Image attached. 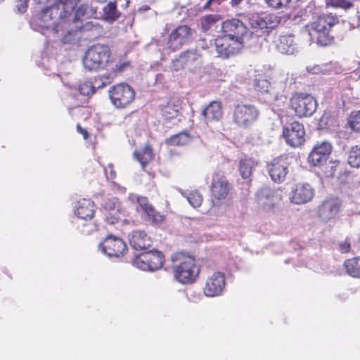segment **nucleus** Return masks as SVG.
Wrapping results in <instances>:
<instances>
[{
  "label": "nucleus",
  "instance_id": "nucleus-55",
  "mask_svg": "<svg viewBox=\"0 0 360 360\" xmlns=\"http://www.w3.org/2000/svg\"><path fill=\"white\" fill-rule=\"evenodd\" d=\"M26 8H27V6H24V11H23V12L26 10Z\"/></svg>",
  "mask_w": 360,
  "mask_h": 360
},
{
  "label": "nucleus",
  "instance_id": "nucleus-42",
  "mask_svg": "<svg viewBox=\"0 0 360 360\" xmlns=\"http://www.w3.org/2000/svg\"><path fill=\"white\" fill-rule=\"evenodd\" d=\"M188 202L193 207H199L202 202L203 198L198 191H192L187 195Z\"/></svg>",
  "mask_w": 360,
  "mask_h": 360
},
{
  "label": "nucleus",
  "instance_id": "nucleus-31",
  "mask_svg": "<svg viewBox=\"0 0 360 360\" xmlns=\"http://www.w3.org/2000/svg\"><path fill=\"white\" fill-rule=\"evenodd\" d=\"M255 89L262 94H266L276 98L274 89L271 86V82L264 77L259 76L255 79Z\"/></svg>",
  "mask_w": 360,
  "mask_h": 360
},
{
  "label": "nucleus",
  "instance_id": "nucleus-12",
  "mask_svg": "<svg viewBox=\"0 0 360 360\" xmlns=\"http://www.w3.org/2000/svg\"><path fill=\"white\" fill-rule=\"evenodd\" d=\"M231 189V185L226 177L220 172H214L212 177L210 185V195L212 201L219 204L225 200Z\"/></svg>",
  "mask_w": 360,
  "mask_h": 360
},
{
  "label": "nucleus",
  "instance_id": "nucleus-32",
  "mask_svg": "<svg viewBox=\"0 0 360 360\" xmlns=\"http://www.w3.org/2000/svg\"><path fill=\"white\" fill-rule=\"evenodd\" d=\"M255 165V161L251 158L240 159L238 164V170L241 177L244 179H249L252 175Z\"/></svg>",
  "mask_w": 360,
  "mask_h": 360
},
{
  "label": "nucleus",
  "instance_id": "nucleus-29",
  "mask_svg": "<svg viewBox=\"0 0 360 360\" xmlns=\"http://www.w3.org/2000/svg\"><path fill=\"white\" fill-rule=\"evenodd\" d=\"M346 273L354 278H360V256L346 259L343 264Z\"/></svg>",
  "mask_w": 360,
  "mask_h": 360
},
{
  "label": "nucleus",
  "instance_id": "nucleus-36",
  "mask_svg": "<svg viewBox=\"0 0 360 360\" xmlns=\"http://www.w3.org/2000/svg\"><path fill=\"white\" fill-rule=\"evenodd\" d=\"M340 202L335 200H325L321 205V210L323 212H328L329 217H335L340 211Z\"/></svg>",
  "mask_w": 360,
  "mask_h": 360
},
{
  "label": "nucleus",
  "instance_id": "nucleus-22",
  "mask_svg": "<svg viewBox=\"0 0 360 360\" xmlns=\"http://www.w3.org/2000/svg\"><path fill=\"white\" fill-rule=\"evenodd\" d=\"M129 243L134 250H144L150 247L152 241L146 232L134 231L129 236Z\"/></svg>",
  "mask_w": 360,
  "mask_h": 360
},
{
  "label": "nucleus",
  "instance_id": "nucleus-35",
  "mask_svg": "<svg viewBox=\"0 0 360 360\" xmlns=\"http://www.w3.org/2000/svg\"><path fill=\"white\" fill-rule=\"evenodd\" d=\"M94 25L91 22H87L84 27H80L79 31L82 30H90ZM79 39L78 35V30L68 31L62 38L63 44H73Z\"/></svg>",
  "mask_w": 360,
  "mask_h": 360
},
{
  "label": "nucleus",
  "instance_id": "nucleus-20",
  "mask_svg": "<svg viewBox=\"0 0 360 360\" xmlns=\"http://www.w3.org/2000/svg\"><path fill=\"white\" fill-rule=\"evenodd\" d=\"M314 195V191L309 184L299 183L292 191L290 200L292 202L300 205L311 200Z\"/></svg>",
  "mask_w": 360,
  "mask_h": 360
},
{
  "label": "nucleus",
  "instance_id": "nucleus-8",
  "mask_svg": "<svg viewBox=\"0 0 360 360\" xmlns=\"http://www.w3.org/2000/svg\"><path fill=\"white\" fill-rule=\"evenodd\" d=\"M109 96L112 103L117 108H124L135 98V91L126 83H120L111 86Z\"/></svg>",
  "mask_w": 360,
  "mask_h": 360
},
{
  "label": "nucleus",
  "instance_id": "nucleus-50",
  "mask_svg": "<svg viewBox=\"0 0 360 360\" xmlns=\"http://www.w3.org/2000/svg\"><path fill=\"white\" fill-rule=\"evenodd\" d=\"M76 129L77 132L81 134L85 140L88 139V138L89 137V134L86 129L82 128L79 124H77Z\"/></svg>",
  "mask_w": 360,
  "mask_h": 360
},
{
  "label": "nucleus",
  "instance_id": "nucleus-53",
  "mask_svg": "<svg viewBox=\"0 0 360 360\" xmlns=\"http://www.w3.org/2000/svg\"><path fill=\"white\" fill-rule=\"evenodd\" d=\"M149 9H150V7H149L148 6H146V5L143 6L141 7V10L144 11H148V10H149Z\"/></svg>",
  "mask_w": 360,
  "mask_h": 360
},
{
  "label": "nucleus",
  "instance_id": "nucleus-30",
  "mask_svg": "<svg viewBox=\"0 0 360 360\" xmlns=\"http://www.w3.org/2000/svg\"><path fill=\"white\" fill-rule=\"evenodd\" d=\"M221 20L219 14H207L200 18V27L203 32H207Z\"/></svg>",
  "mask_w": 360,
  "mask_h": 360
},
{
  "label": "nucleus",
  "instance_id": "nucleus-49",
  "mask_svg": "<svg viewBox=\"0 0 360 360\" xmlns=\"http://www.w3.org/2000/svg\"><path fill=\"white\" fill-rule=\"evenodd\" d=\"M339 250L341 253H348L351 250V245L349 240L346 239L344 241L341 242L339 245Z\"/></svg>",
  "mask_w": 360,
  "mask_h": 360
},
{
  "label": "nucleus",
  "instance_id": "nucleus-2",
  "mask_svg": "<svg viewBox=\"0 0 360 360\" xmlns=\"http://www.w3.org/2000/svg\"><path fill=\"white\" fill-rule=\"evenodd\" d=\"M338 22L339 19L336 15H322L307 24L305 29L311 41L319 46H326L334 42L335 39L331 34V29Z\"/></svg>",
  "mask_w": 360,
  "mask_h": 360
},
{
  "label": "nucleus",
  "instance_id": "nucleus-3",
  "mask_svg": "<svg viewBox=\"0 0 360 360\" xmlns=\"http://www.w3.org/2000/svg\"><path fill=\"white\" fill-rule=\"evenodd\" d=\"M111 50L108 45L99 43L94 44L88 48L83 57L84 68L91 72L108 70L115 66L117 62L111 58Z\"/></svg>",
  "mask_w": 360,
  "mask_h": 360
},
{
  "label": "nucleus",
  "instance_id": "nucleus-24",
  "mask_svg": "<svg viewBox=\"0 0 360 360\" xmlns=\"http://www.w3.org/2000/svg\"><path fill=\"white\" fill-rule=\"evenodd\" d=\"M202 115L206 122L217 121L222 117L223 111L221 103L219 101H212L202 110Z\"/></svg>",
  "mask_w": 360,
  "mask_h": 360
},
{
  "label": "nucleus",
  "instance_id": "nucleus-38",
  "mask_svg": "<svg viewBox=\"0 0 360 360\" xmlns=\"http://www.w3.org/2000/svg\"><path fill=\"white\" fill-rule=\"evenodd\" d=\"M76 2V0H58V4L63 6V11L60 13L61 19L66 20L71 15Z\"/></svg>",
  "mask_w": 360,
  "mask_h": 360
},
{
  "label": "nucleus",
  "instance_id": "nucleus-37",
  "mask_svg": "<svg viewBox=\"0 0 360 360\" xmlns=\"http://www.w3.org/2000/svg\"><path fill=\"white\" fill-rule=\"evenodd\" d=\"M103 18L105 20L115 21L118 18L120 14L117 12V6L115 3L109 2L103 9Z\"/></svg>",
  "mask_w": 360,
  "mask_h": 360
},
{
  "label": "nucleus",
  "instance_id": "nucleus-26",
  "mask_svg": "<svg viewBox=\"0 0 360 360\" xmlns=\"http://www.w3.org/2000/svg\"><path fill=\"white\" fill-rule=\"evenodd\" d=\"M276 49L283 54H293L296 49L294 36L292 34L280 36L276 44Z\"/></svg>",
  "mask_w": 360,
  "mask_h": 360
},
{
  "label": "nucleus",
  "instance_id": "nucleus-33",
  "mask_svg": "<svg viewBox=\"0 0 360 360\" xmlns=\"http://www.w3.org/2000/svg\"><path fill=\"white\" fill-rule=\"evenodd\" d=\"M189 133L181 131L167 139L166 143L170 146H184L191 141Z\"/></svg>",
  "mask_w": 360,
  "mask_h": 360
},
{
  "label": "nucleus",
  "instance_id": "nucleus-45",
  "mask_svg": "<svg viewBox=\"0 0 360 360\" xmlns=\"http://www.w3.org/2000/svg\"><path fill=\"white\" fill-rule=\"evenodd\" d=\"M264 21L266 25V28H274L278 25L280 20L278 17L274 13H264Z\"/></svg>",
  "mask_w": 360,
  "mask_h": 360
},
{
  "label": "nucleus",
  "instance_id": "nucleus-41",
  "mask_svg": "<svg viewBox=\"0 0 360 360\" xmlns=\"http://www.w3.org/2000/svg\"><path fill=\"white\" fill-rule=\"evenodd\" d=\"M345 167V164L339 160L331 161L329 163V170L326 171V176L330 177L338 176Z\"/></svg>",
  "mask_w": 360,
  "mask_h": 360
},
{
  "label": "nucleus",
  "instance_id": "nucleus-21",
  "mask_svg": "<svg viewBox=\"0 0 360 360\" xmlns=\"http://www.w3.org/2000/svg\"><path fill=\"white\" fill-rule=\"evenodd\" d=\"M137 202L151 224H158L162 223L165 220L166 216L158 211L150 204L147 198L138 197Z\"/></svg>",
  "mask_w": 360,
  "mask_h": 360
},
{
  "label": "nucleus",
  "instance_id": "nucleus-17",
  "mask_svg": "<svg viewBox=\"0 0 360 360\" xmlns=\"http://www.w3.org/2000/svg\"><path fill=\"white\" fill-rule=\"evenodd\" d=\"M129 65L130 63L129 61L120 60L118 62L115 63V66L108 68V74L95 77L93 81H91L94 86V91H96V89L103 88L110 84L115 77L122 73L126 68L129 67Z\"/></svg>",
  "mask_w": 360,
  "mask_h": 360
},
{
  "label": "nucleus",
  "instance_id": "nucleus-19",
  "mask_svg": "<svg viewBox=\"0 0 360 360\" xmlns=\"http://www.w3.org/2000/svg\"><path fill=\"white\" fill-rule=\"evenodd\" d=\"M257 203L264 209H271L281 200V192L270 187H263L256 193Z\"/></svg>",
  "mask_w": 360,
  "mask_h": 360
},
{
  "label": "nucleus",
  "instance_id": "nucleus-16",
  "mask_svg": "<svg viewBox=\"0 0 360 360\" xmlns=\"http://www.w3.org/2000/svg\"><path fill=\"white\" fill-rule=\"evenodd\" d=\"M248 27L243 22L237 18L225 20L221 24V33L243 44L245 37L248 34Z\"/></svg>",
  "mask_w": 360,
  "mask_h": 360
},
{
  "label": "nucleus",
  "instance_id": "nucleus-44",
  "mask_svg": "<svg viewBox=\"0 0 360 360\" xmlns=\"http://www.w3.org/2000/svg\"><path fill=\"white\" fill-rule=\"evenodd\" d=\"M337 177L340 184H348L353 182L354 176L344 167L343 171Z\"/></svg>",
  "mask_w": 360,
  "mask_h": 360
},
{
  "label": "nucleus",
  "instance_id": "nucleus-1",
  "mask_svg": "<svg viewBox=\"0 0 360 360\" xmlns=\"http://www.w3.org/2000/svg\"><path fill=\"white\" fill-rule=\"evenodd\" d=\"M171 262L174 278L184 285L192 284L197 280L200 269L193 256L182 251L174 252Z\"/></svg>",
  "mask_w": 360,
  "mask_h": 360
},
{
  "label": "nucleus",
  "instance_id": "nucleus-10",
  "mask_svg": "<svg viewBox=\"0 0 360 360\" xmlns=\"http://www.w3.org/2000/svg\"><path fill=\"white\" fill-rule=\"evenodd\" d=\"M282 135L286 144L292 148L300 147L305 142L304 125L296 120L283 126Z\"/></svg>",
  "mask_w": 360,
  "mask_h": 360
},
{
  "label": "nucleus",
  "instance_id": "nucleus-40",
  "mask_svg": "<svg viewBox=\"0 0 360 360\" xmlns=\"http://www.w3.org/2000/svg\"><path fill=\"white\" fill-rule=\"evenodd\" d=\"M336 119L332 112L329 110H325L319 120V126L322 128L329 129L334 126Z\"/></svg>",
  "mask_w": 360,
  "mask_h": 360
},
{
  "label": "nucleus",
  "instance_id": "nucleus-51",
  "mask_svg": "<svg viewBox=\"0 0 360 360\" xmlns=\"http://www.w3.org/2000/svg\"><path fill=\"white\" fill-rule=\"evenodd\" d=\"M105 220L107 223L110 224H115L118 222L119 217L110 213L108 215L106 216Z\"/></svg>",
  "mask_w": 360,
  "mask_h": 360
},
{
  "label": "nucleus",
  "instance_id": "nucleus-14",
  "mask_svg": "<svg viewBox=\"0 0 360 360\" xmlns=\"http://www.w3.org/2000/svg\"><path fill=\"white\" fill-rule=\"evenodd\" d=\"M102 250L110 257L124 256L128 251L126 243L120 237L108 235L100 244Z\"/></svg>",
  "mask_w": 360,
  "mask_h": 360
},
{
  "label": "nucleus",
  "instance_id": "nucleus-34",
  "mask_svg": "<svg viewBox=\"0 0 360 360\" xmlns=\"http://www.w3.org/2000/svg\"><path fill=\"white\" fill-rule=\"evenodd\" d=\"M346 126L352 131L360 134V110H353L349 113Z\"/></svg>",
  "mask_w": 360,
  "mask_h": 360
},
{
  "label": "nucleus",
  "instance_id": "nucleus-6",
  "mask_svg": "<svg viewBox=\"0 0 360 360\" xmlns=\"http://www.w3.org/2000/svg\"><path fill=\"white\" fill-rule=\"evenodd\" d=\"M165 263L163 253L157 250L141 252L134 257L132 264L134 266L149 271L160 269Z\"/></svg>",
  "mask_w": 360,
  "mask_h": 360
},
{
  "label": "nucleus",
  "instance_id": "nucleus-4",
  "mask_svg": "<svg viewBox=\"0 0 360 360\" xmlns=\"http://www.w3.org/2000/svg\"><path fill=\"white\" fill-rule=\"evenodd\" d=\"M96 209V205L91 199L82 198L77 202L75 206V214L78 218L87 221L81 227L78 226L79 231L82 234L89 235L98 230V224L91 221L95 216Z\"/></svg>",
  "mask_w": 360,
  "mask_h": 360
},
{
  "label": "nucleus",
  "instance_id": "nucleus-13",
  "mask_svg": "<svg viewBox=\"0 0 360 360\" xmlns=\"http://www.w3.org/2000/svg\"><path fill=\"white\" fill-rule=\"evenodd\" d=\"M289 158L286 155L274 158L267 165V169L271 179L276 183L283 181L288 173Z\"/></svg>",
  "mask_w": 360,
  "mask_h": 360
},
{
  "label": "nucleus",
  "instance_id": "nucleus-25",
  "mask_svg": "<svg viewBox=\"0 0 360 360\" xmlns=\"http://www.w3.org/2000/svg\"><path fill=\"white\" fill-rule=\"evenodd\" d=\"M181 110V102L179 99H170L161 110L162 117L167 120L176 118Z\"/></svg>",
  "mask_w": 360,
  "mask_h": 360
},
{
  "label": "nucleus",
  "instance_id": "nucleus-5",
  "mask_svg": "<svg viewBox=\"0 0 360 360\" xmlns=\"http://www.w3.org/2000/svg\"><path fill=\"white\" fill-rule=\"evenodd\" d=\"M316 101L309 94L295 92L289 100V108L300 118L312 115L316 110Z\"/></svg>",
  "mask_w": 360,
  "mask_h": 360
},
{
  "label": "nucleus",
  "instance_id": "nucleus-43",
  "mask_svg": "<svg viewBox=\"0 0 360 360\" xmlns=\"http://www.w3.org/2000/svg\"><path fill=\"white\" fill-rule=\"evenodd\" d=\"M78 90L79 94L83 96H91L95 93L91 81H85L80 84Z\"/></svg>",
  "mask_w": 360,
  "mask_h": 360
},
{
  "label": "nucleus",
  "instance_id": "nucleus-27",
  "mask_svg": "<svg viewBox=\"0 0 360 360\" xmlns=\"http://www.w3.org/2000/svg\"><path fill=\"white\" fill-rule=\"evenodd\" d=\"M84 18H97V8L93 7L88 4H81L75 13L72 21L74 22L82 20Z\"/></svg>",
  "mask_w": 360,
  "mask_h": 360
},
{
  "label": "nucleus",
  "instance_id": "nucleus-7",
  "mask_svg": "<svg viewBox=\"0 0 360 360\" xmlns=\"http://www.w3.org/2000/svg\"><path fill=\"white\" fill-rule=\"evenodd\" d=\"M195 30L187 25H180L168 36L167 48L172 51L181 49L184 45L192 41Z\"/></svg>",
  "mask_w": 360,
  "mask_h": 360
},
{
  "label": "nucleus",
  "instance_id": "nucleus-54",
  "mask_svg": "<svg viewBox=\"0 0 360 360\" xmlns=\"http://www.w3.org/2000/svg\"><path fill=\"white\" fill-rule=\"evenodd\" d=\"M96 1H98V2H104V1H105L106 0H96Z\"/></svg>",
  "mask_w": 360,
  "mask_h": 360
},
{
  "label": "nucleus",
  "instance_id": "nucleus-23",
  "mask_svg": "<svg viewBox=\"0 0 360 360\" xmlns=\"http://www.w3.org/2000/svg\"><path fill=\"white\" fill-rule=\"evenodd\" d=\"M200 57L196 50H186L181 52L178 58L172 61L175 70H178L179 68H184L186 65H193Z\"/></svg>",
  "mask_w": 360,
  "mask_h": 360
},
{
  "label": "nucleus",
  "instance_id": "nucleus-15",
  "mask_svg": "<svg viewBox=\"0 0 360 360\" xmlns=\"http://www.w3.org/2000/svg\"><path fill=\"white\" fill-rule=\"evenodd\" d=\"M226 286V277L223 272L215 271L207 276L203 286V293L206 297H217L222 294Z\"/></svg>",
  "mask_w": 360,
  "mask_h": 360
},
{
  "label": "nucleus",
  "instance_id": "nucleus-18",
  "mask_svg": "<svg viewBox=\"0 0 360 360\" xmlns=\"http://www.w3.org/2000/svg\"><path fill=\"white\" fill-rule=\"evenodd\" d=\"M332 148V145L328 141L317 143L308 155V163L314 167L323 165L329 158Z\"/></svg>",
  "mask_w": 360,
  "mask_h": 360
},
{
  "label": "nucleus",
  "instance_id": "nucleus-46",
  "mask_svg": "<svg viewBox=\"0 0 360 360\" xmlns=\"http://www.w3.org/2000/svg\"><path fill=\"white\" fill-rule=\"evenodd\" d=\"M251 25L254 28L257 29H266V25L264 21V14H261L257 16H254L251 20Z\"/></svg>",
  "mask_w": 360,
  "mask_h": 360
},
{
  "label": "nucleus",
  "instance_id": "nucleus-28",
  "mask_svg": "<svg viewBox=\"0 0 360 360\" xmlns=\"http://www.w3.org/2000/svg\"><path fill=\"white\" fill-rule=\"evenodd\" d=\"M134 156L141 163L143 168L154 158L153 148L148 144L146 145L143 148L135 150Z\"/></svg>",
  "mask_w": 360,
  "mask_h": 360
},
{
  "label": "nucleus",
  "instance_id": "nucleus-48",
  "mask_svg": "<svg viewBox=\"0 0 360 360\" xmlns=\"http://www.w3.org/2000/svg\"><path fill=\"white\" fill-rule=\"evenodd\" d=\"M330 3L335 7H340L343 8H349L353 4L348 0H330Z\"/></svg>",
  "mask_w": 360,
  "mask_h": 360
},
{
  "label": "nucleus",
  "instance_id": "nucleus-11",
  "mask_svg": "<svg viewBox=\"0 0 360 360\" xmlns=\"http://www.w3.org/2000/svg\"><path fill=\"white\" fill-rule=\"evenodd\" d=\"M214 44L219 56L224 58H228L237 55L242 51L244 46L243 43L224 33L217 37Z\"/></svg>",
  "mask_w": 360,
  "mask_h": 360
},
{
  "label": "nucleus",
  "instance_id": "nucleus-9",
  "mask_svg": "<svg viewBox=\"0 0 360 360\" xmlns=\"http://www.w3.org/2000/svg\"><path fill=\"white\" fill-rule=\"evenodd\" d=\"M259 110L252 104H238L233 110V122L240 128L246 129L255 122Z\"/></svg>",
  "mask_w": 360,
  "mask_h": 360
},
{
  "label": "nucleus",
  "instance_id": "nucleus-39",
  "mask_svg": "<svg viewBox=\"0 0 360 360\" xmlns=\"http://www.w3.org/2000/svg\"><path fill=\"white\" fill-rule=\"evenodd\" d=\"M347 162L352 167H360V144L352 146L349 152Z\"/></svg>",
  "mask_w": 360,
  "mask_h": 360
},
{
  "label": "nucleus",
  "instance_id": "nucleus-47",
  "mask_svg": "<svg viewBox=\"0 0 360 360\" xmlns=\"http://www.w3.org/2000/svg\"><path fill=\"white\" fill-rule=\"evenodd\" d=\"M291 0H265L269 7L274 9H280L286 7Z\"/></svg>",
  "mask_w": 360,
  "mask_h": 360
},
{
  "label": "nucleus",
  "instance_id": "nucleus-52",
  "mask_svg": "<svg viewBox=\"0 0 360 360\" xmlns=\"http://www.w3.org/2000/svg\"><path fill=\"white\" fill-rule=\"evenodd\" d=\"M243 0H231V4L232 6H238Z\"/></svg>",
  "mask_w": 360,
  "mask_h": 360
}]
</instances>
